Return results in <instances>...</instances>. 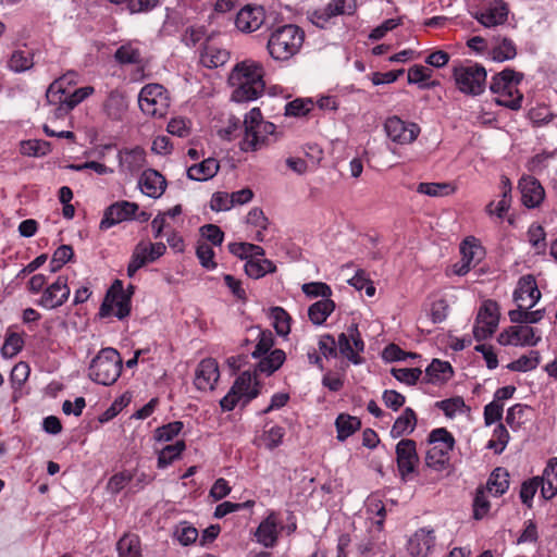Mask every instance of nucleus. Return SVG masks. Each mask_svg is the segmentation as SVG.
Returning <instances> with one entry per match:
<instances>
[{
  "instance_id": "23",
  "label": "nucleus",
  "mask_w": 557,
  "mask_h": 557,
  "mask_svg": "<svg viewBox=\"0 0 557 557\" xmlns=\"http://www.w3.org/2000/svg\"><path fill=\"white\" fill-rule=\"evenodd\" d=\"M117 159L121 173L134 174L146 165V152L138 146L121 149Z\"/></svg>"
},
{
  "instance_id": "20",
  "label": "nucleus",
  "mask_w": 557,
  "mask_h": 557,
  "mask_svg": "<svg viewBox=\"0 0 557 557\" xmlns=\"http://www.w3.org/2000/svg\"><path fill=\"white\" fill-rule=\"evenodd\" d=\"M513 299L522 307H534L537 304L541 299V292L533 275L527 274L519 278Z\"/></svg>"
},
{
  "instance_id": "32",
  "label": "nucleus",
  "mask_w": 557,
  "mask_h": 557,
  "mask_svg": "<svg viewBox=\"0 0 557 557\" xmlns=\"http://www.w3.org/2000/svg\"><path fill=\"white\" fill-rule=\"evenodd\" d=\"M228 59L230 52L227 50L213 45L207 46L200 54L201 64L209 69L222 66Z\"/></svg>"
},
{
  "instance_id": "17",
  "label": "nucleus",
  "mask_w": 557,
  "mask_h": 557,
  "mask_svg": "<svg viewBox=\"0 0 557 557\" xmlns=\"http://www.w3.org/2000/svg\"><path fill=\"white\" fill-rule=\"evenodd\" d=\"M70 293L71 289L67 285V277L60 275L44 290L38 305L46 309H54L62 306L67 300Z\"/></svg>"
},
{
  "instance_id": "49",
  "label": "nucleus",
  "mask_w": 557,
  "mask_h": 557,
  "mask_svg": "<svg viewBox=\"0 0 557 557\" xmlns=\"http://www.w3.org/2000/svg\"><path fill=\"white\" fill-rule=\"evenodd\" d=\"M230 251L240 259H252L255 256H263L264 251L260 246L249 243H232L228 245Z\"/></svg>"
},
{
  "instance_id": "45",
  "label": "nucleus",
  "mask_w": 557,
  "mask_h": 557,
  "mask_svg": "<svg viewBox=\"0 0 557 557\" xmlns=\"http://www.w3.org/2000/svg\"><path fill=\"white\" fill-rule=\"evenodd\" d=\"M335 425L338 440L344 441L360 428V421L356 417L341 413L336 418Z\"/></svg>"
},
{
  "instance_id": "2",
  "label": "nucleus",
  "mask_w": 557,
  "mask_h": 557,
  "mask_svg": "<svg viewBox=\"0 0 557 557\" xmlns=\"http://www.w3.org/2000/svg\"><path fill=\"white\" fill-rule=\"evenodd\" d=\"M244 134L239 141V148L244 152H256L276 143L282 133L277 126L263 119L259 108H252L244 116Z\"/></svg>"
},
{
  "instance_id": "58",
  "label": "nucleus",
  "mask_w": 557,
  "mask_h": 557,
  "mask_svg": "<svg viewBox=\"0 0 557 557\" xmlns=\"http://www.w3.org/2000/svg\"><path fill=\"white\" fill-rule=\"evenodd\" d=\"M304 294L310 298L322 297V299L331 298L332 289L323 282L305 283L301 286Z\"/></svg>"
},
{
  "instance_id": "26",
  "label": "nucleus",
  "mask_w": 557,
  "mask_h": 557,
  "mask_svg": "<svg viewBox=\"0 0 557 557\" xmlns=\"http://www.w3.org/2000/svg\"><path fill=\"white\" fill-rule=\"evenodd\" d=\"M233 388L240 396L244 404L256 398L260 393L257 373L243 372L235 381Z\"/></svg>"
},
{
  "instance_id": "55",
  "label": "nucleus",
  "mask_w": 557,
  "mask_h": 557,
  "mask_svg": "<svg viewBox=\"0 0 557 557\" xmlns=\"http://www.w3.org/2000/svg\"><path fill=\"white\" fill-rule=\"evenodd\" d=\"M541 482L540 476H533L521 484L520 499L528 508L532 507L533 497L541 487Z\"/></svg>"
},
{
  "instance_id": "57",
  "label": "nucleus",
  "mask_w": 557,
  "mask_h": 557,
  "mask_svg": "<svg viewBox=\"0 0 557 557\" xmlns=\"http://www.w3.org/2000/svg\"><path fill=\"white\" fill-rule=\"evenodd\" d=\"M168 132L177 137H187L191 132V121L183 116H174L166 127Z\"/></svg>"
},
{
  "instance_id": "34",
  "label": "nucleus",
  "mask_w": 557,
  "mask_h": 557,
  "mask_svg": "<svg viewBox=\"0 0 557 557\" xmlns=\"http://www.w3.org/2000/svg\"><path fill=\"white\" fill-rule=\"evenodd\" d=\"M335 310V302L331 298L321 299L308 309L309 320L315 325H322Z\"/></svg>"
},
{
  "instance_id": "10",
  "label": "nucleus",
  "mask_w": 557,
  "mask_h": 557,
  "mask_svg": "<svg viewBox=\"0 0 557 557\" xmlns=\"http://www.w3.org/2000/svg\"><path fill=\"white\" fill-rule=\"evenodd\" d=\"M461 258L458 262L451 265L450 272L453 274L463 276L472 268L476 267L485 256V250L479 239L473 236L467 237L460 244Z\"/></svg>"
},
{
  "instance_id": "7",
  "label": "nucleus",
  "mask_w": 557,
  "mask_h": 557,
  "mask_svg": "<svg viewBox=\"0 0 557 557\" xmlns=\"http://www.w3.org/2000/svg\"><path fill=\"white\" fill-rule=\"evenodd\" d=\"M458 89L468 95L481 94L486 84V71L479 64L461 65L454 71Z\"/></svg>"
},
{
  "instance_id": "22",
  "label": "nucleus",
  "mask_w": 557,
  "mask_h": 557,
  "mask_svg": "<svg viewBox=\"0 0 557 557\" xmlns=\"http://www.w3.org/2000/svg\"><path fill=\"white\" fill-rule=\"evenodd\" d=\"M508 7L503 1H494L473 14V17L485 27H494L506 22Z\"/></svg>"
},
{
  "instance_id": "59",
  "label": "nucleus",
  "mask_w": 557,
  "mask_h": 557,
  "mask_svg": "<svg viewBox=\"0 0 557 557\" xmlns=\"http://www.w3.org/2000/svg\"><path fill=\"white\" fill-rule=\"evenodd\" d=\"M393 376L407 385H414L420 379L422 371L419 368H393Z\"/></svg>"
},
{
  "instance_id": "3",
  "label": "nucleus",
  "mask_w": 557,
  "mask_h": 557,
  "mask_svg": "<svg viewBox=\"0 0 557 557\" xmlns=\"http://www.w3.org/2000/svg\"><path fill=\"white\" fill-rule=\"evenodd\" d=\"M305 40L304 30L294 24L275 28L269 36L267 50L275 61H288L301 49Z\"/></svg>"
},
{
  "instance_id": "62",
  "label": "nucleus",
  "mask_w": 557,
  "mask_h": 557,
  "mask_svg": "<svg viewBox=\"0 0 557 557\" xmlns=\"http://www.w3.org/2000/svg\"><path fill=\"white\" fill-rule=\"evenodd\" d=\"M247 223L257 227L255 238L258 240H263L262 231L267 227V218L264 216L262 210L258 208L251 209L247 214Z\"/></svg>"
},
{
  "instance_id": "11",
  "label": "nucleus",
  "mask_w": 557,
  "mask_h": 557,
  "mask_svg": "<svg viewBox=\"0 0 557 557\" xmlns=\"http://www.w3.org/2000/svg\"><path fill=\"white\" fill-rule=\"evenodd\" d=\"M499 322V308L493 300H486L480 307L473 325V335L476 341L492 336Z\"/></svg>"
},
{
  "instance_id": "37",
  "label": "nucleus",
  "mask_w": 557,
  "mask_h": 557,
  "mask_svg": "<svg viewBox=\"0 0 557 557\" xmlns=\"http://www.w3.org/2000/svg\"><path fill=\"white\" fill-rule=\"evenodd\" d=\"M274 271L275 265L273 262L263 258V256H255L245 263V272L252 278H260Z\"/></svg>"
},
{
  "instance_id": "27",
  "label": "nucleus",
  "mask_w": 557,
  "mask_h": 557,
  "mask_svg": "<svg viewBox=\"0 0 557 557\" xmlns=\"http://www.w3.org/2000/svg\"><path fill=\"white\" fill-rule=\"evenodd\" d=\"M220 170V163L214 158H207L187 168V177L197 182L213 178Z\"/></svg>"
},
{
  "instance_id": "21",
  "label": "nucleus",
  "mask_w": 557,
  "mask_h": 557,
  "mask_svg": "<svg viewBox=\"0 0 557 557\" xmlns=\"http://www.w3.org/2000/svg\"><path fill=\"white\" fill-rule=\"evenodd\" d=\"M436 536L433 529L420 528L409 539L408 550L413 557H428L435 546Z\"/></svg>"
},
{
  "instance_id": "42",
  "label": "nucleus",
  "mask_w": 557,
  "mask_h": 557,
  "mask_svg": "<svg viewBox=\"0 0 557 557\" xmlns=\"http://www.w3.org/2000/svg\"><path fill=\"white\" fill-rule=\"evenodd\" d=\"M429 442L434 444V449H438L440 453L450 451L455 448L453 434L444 428L433 430L429 435Z\"/></svg>"
},
{
  "instance_id": "40",
  "label": "nucleus",
  "mask_w": 557,
  "mask_h": 557,
  "mask_svg": "<svg viewBox=\"0 0 557 557\" xmlns=\"http://www.w3.org/2000/svg\"><path fill=\"white\" fill-rule=\"evenodd\" d=\"M417 425V416L411 408H406L404 412L396 419L393 428V436H401L411 433Z\"/></svg>"
},
{
  "instance_id": "47",
  "label": "nucleus",
  "mask_w": 557,
  "mask_h": 557,
  "mask_svg": "<svg viewBox=\"0 0 557 557\" xmlns=\"http://www.w3.org/2000/svg\"><path fill=\"white\" fill-rule=\"evenodd\" d=\"M284 430L280 426H271L257 437V445L260 449H273L282 441Z\"/></svg>"
},
{
  "instance_id": "46",
  "label": "nucleus",
  "mask_w": 557,
  "mask_h": 557,
  "mask_svg": "<svg viewBox=\"0 0 557 557\" xmlns=\"http://www.w3.org/2000/svg\"><path fill=\"white\" fill-rule=\"evenodd\" d=\"M419 194H423L430 197H444L453 195L456 191V187L451 183H420L417 187Z\"/></svg>"
},
{
  "instance_id": "4",
  "label": "nucleus",
  "mask_w": 557,
  "mask_h": 557,
  "mask_svg": "<svg viewBox=\"0 0 557 557\" xmlns=\"http://www.w3.org/2000/svg\"><path fill=\"white\" fill-rule=\"evenodd\" d=\"M522 78L523 75L521 73L510 69L496 74L490 85L495 102L511 110L520 109L523 95L519 90L518 85Z\"/></svg>"
},
{
  "instance_id": "63",
  "label": "nucleus",
  "mask_w": 557,
  "mask_h": 557,
  "mask_svg": "<svg viewBox=\"0 0 557 557\" xmlns=\"http://www.w3.org/2000/svg\"><path fill=\"white\" fill-rule=\"evenodd\" d=\"M73 257V249L71 246L63 245L59 247L52 256L50 268L52 272L60 270Z\"/></svg>"
},
{
  "instance_id": "54",
  "label": "nucleus",
  "mask_w": 557,
  "mask_h": 557,
  "mask_svg": "<svg viewBox=\"0 0 557 557\" xmlns=\"http://www.w3.org/2000/svg\"><path fill=\"white\" fill-rule=\"evenodd\" d=\"M183 430V423L180 421L171 422L156 430L154 438L161 444L173 441Z\"/></svg>"
},
{
  "instance_id": "61",
  "label": "nucleus",
  "mask_w": 557,
  "mask_h": 557,
  "mask_svg": "<svg viewBox=\"0 0 557 557\" xmlns=\"http://www.w3.org/2000/svg\"><path fill=\"white\" fill-rule=\"evenodd\" d=\"M274 338L273 334L270 331H259L258 332V343L256 345L255 350L252 351L253 358H260L265 354L271 351L273 347Z\"/></svg>"
},
{
  "instance_id": "12",
  "label": "nucleus",
  "mask_w": 557,
  "mask_h": 557,
  "mask_svg": "<svg viewBox=\"0 0 557 557\" xmlns=\"http://www.w3.org/2000/svg\"><path fill=\"white\" fill-rule=\"evenodd\" d=\"M384 131L393 143L404 146L416 141L421 128L417 123L407 122L394 115L386 119Z\"/></svg>"
},
{
  "instance_id": "28",
  "label": "nucleus",
  "mask_w": 557,
  "mask_h": 557,
  "mask_svg": "<svg viewBox=\"0 0 557 557\" xmlns=\"http://www.w3.org/2000/svg\"><path fill=\"white\" fill-rule=\"evenodd\" d=\"M114 59L117 63L123 65H140L144 61L140 42L136 40L124 42L116 49Z\"/></svg>"
},
{
  "instance_id": "25",
  "label": "nucleus",
  "mask_w": 557,
  "mask_h": 557,
  "mask_svg": "<svg viewBox=\"0 0 557 557\" xmlns=\"http://www.w3.org/2000/svg\"><path fill=\"white\" fill-rule=\"evenodd\" d=\"M139 187L143 194L151 198H159L163 195L166 182L156 170L144 171L139 180Z\"/></svg>"
},
{
  "instance_id": "31",
  "label": "nucleus",
  "mask_w": 557,
  "mask_h": 557,
  "mask_svg": "<svg viewBox=\"0 0 557 557\" xmlns=\"http://www.w3.org/2000/svg\"><path fill=\"white\" fill-rule=\"evenodd\" d=\"M259 359L260 360L255 372L271 375L282 367L286 359V355L282 349H274Z\"/></svg>"
},
{
  "instance_id": "13",
  "label": "nucleus",
  "mask_w": 557,
  "mask_h": 557,
  "mask_svg": "<svg viewBox=\"0 0 557 557\" xmlns=\"http://www.w3.org/2000/svg\"><path fill=\"white\" fill-rule=\"evenodd\" d=\"M337 347L339 352L354 364L363 362V358L360 355L364 350V343L357 324H351L347 327L346 332L338 335Z\"/></svg>"
},
{
  "instance_id": "60",
  "label": "nucleus",
  "mask_w": 557,
  "mask_h": 557,
  "mask_svg": "<svg viewBox=\"0 0 557 557\" xmlns=\"http://www.w3.org/2000/svg\"><path fill=\"white\" fill-rule=\"evenodd\" d=\"M176 223H174L172 220H170L165 214L162 212H159L154 219L151 221V228L153 232L154 238H160L165 232L170 233L171 231H175L174 226Z\"/></svg>"
},
{
  "instance_id": "36",
  "label": "nucleus",
  "mask_w": 557,
  "mask_h": 557,
  "mask_svg": "<svg viewBox=\"0 0 557 557\" xmlns=\"http://www.w3.org/2000/svg\"><path fill=\"white\" fill-rule=\"evenodd\" d=\"M509 487V474L504 468H496L490 475L484 487L494 496H502Z\"/></svg>"
},
{
  "instance_id": "35",
  "label": "nucleus",
  "mask_w": 557,
  "mask_h": 557,
  "mask_svg": "<svg viewBox=\"0 0 557 557\" xmlns=\"http://www.w3.org/2000/svg\"><path fill=\"white\" fill-rule=\"evenodd\" d=\"M119 557H141L140 539L137 534L126 533L116 543Z\"/></svg>"
},
{
  "instance_id": "51",
  "label": "nucleus",
  "mask_w": 557,
  "mask_h": 557,
  "mask_svg": "<svg viewBox=\"0 0 557 557\" xmlns=\"http://www.w3.org/2000/svg\"><path fill=\"white\" fill-rule=\"evenodd\" d=\"M453 370L448 362L434 359L426 368V374L431 381H446L451 376Z\"/></svg>"
},
{
  "instance_id": "9",
  "label": "nucleus",
  "mask_w": 557,
  "mask_h": 557,
  "mask_svg": "<svg viewBox=\"0 0 557 557\" xmlns=\"http://www.w3.org/2000/svg\"><path fill=\"white\" fill-rule=\"evenodd\" d=\"M542 341V332L531 325H511L504 329L498 337L503 346L534 347Z\"/></svg>"
},
{
  "instance_id": "33",
  "label": "nucleus",
  "mask_w": 557,
  "mask_h": 557,
  "mask_svg": "<svg viewBox=\"0 0 557 557\" xmlns=\"http://www.w3.org/2000/svg\"><path fill=\"white\" fill-rule=\"evenodd\" d=\"M66 82V78H57L50 84L46 92L49 104L54 106L55 108L67 106L69 98L71 97V89L63 88V85Z\"/></svg>"
},
{
  "instance_id": "19",
  "label": "nucleus",
  "mask_w": 557,
  "mask_h": 557,
  "mask_svg": "<svg viewBox=\"0 0 557 557\" xmlns=\"http://www.w3.org/2000/svg\"><path fill=\"white\" fill-rule=\"evenodd\" d=\"M265 14L262 7L245 5L236 14L235 25L242 33H253L264 23Z\"/></svg>"
},
{
  "instance_id": "43",
  "label": "nucleus",
  "mask_w": 557,
  "mask_h": 557,
  "mask_svg": "<svg viewBox=\"0 0 557 557\" xmlns=\"http://www.w3.org/2000/svg\"><path fill=\"white\" fill-rule=\"evenodd\" d=\"M269 317L278 335L286 336L289 334L292 318L287 311L281 307H273L270 309Z\"/></svg>"
},
{
  "instance_id": "5",
  "label": "nucleus",
  "mask_w": 557,
  "mask_h": 557,
  "mask_svg": "<svg viewBox=\"0 0 557 557\" xmlns=\"http://www.w3.org/2000/svg\"><path fill=\"white\" fill-rule=\"evenodd\" d=\"M122 358L114 348H102L91 360L88 376L98 384L111 385L121 375Z\"/></svg>"
},
{
  "instance_id": "30",
  "label": "nucleus",
  "mask_w": 557,
  "mask_h": 557,
  "mask_svg": "<svg viewBox=\"0 0 557 557\" xmlns=\"http://www.w3.org/2000/svg\"><path fill=\"white\" fill-rule=\"evenodd\" d=\"M490 55L492 60L497 62L512 60L517 55L516 45L507 37H496L490 50Z\"/></svg>"
},
{
  "instance_id": "56",
  "label": "nucleus",
  "mask_w": 557,
  "mask_h": 557,
  "mask_svg": "<svg viewBox=\"0 0 557 557\" xmlns=\"http://www.w3.org/2000/svg\"><path fill=\"white\" fill-rule=\"evenodd\" d=\"M436 406L443 410L446 417L454 418L458 413H463L467 409L461 397H454L436 403Z\"/></svg>"
},
{
  "instance_id": "39",
  "label": "nucleus",
  "mask_w": 557,
  "mask_h": 557,
  "mask_svg": "<svg viewBox=\"0 0 557 557\" xmlns=\"http://www.w3.org/2000/svg\"><path fill=\"white\" fill-rule=\"evenodd\" d=\"M95 91L94 87L85 86L81 88H76L71 90V97L69 98L67 106H63L62 108H54L53 115L54 117H63L71 110H73L77 104L92 95Z\"/></svg>"
},
{
  "instance_id": "48",
  "label": "nucleus",
  "mask_w": 557,
  "mask_h": 557,
  "mask_svg": "<svg viewBox=\"0 0 557 557\" xmlns=\"http://www.w3.org/2000/svg\"><path fill=\"white\" fill-rule=\"evenodd\" d=\"M541 361L539 351L531 350L528 355L519 357L517 360L510 362L507 368L511 371L527 372L535 369Z\"/></svg>"
},
{
  "instance_id": "41",
  "label": "nucleus",
  "mask_w": 557,
  "mask_h": 557,
  "mask_svg": "<svg viewBox=\"0 0 557 557\" xmlns=\"http://www.w3.org/2000/svg\"><path fill=\"white\" fill-rule=\"evenodd\" d=\"M7 65L12 72H26L34 66L33 53L25 50H14L11 53Z\"/></svg>"
},
{
  "instance_id": "1",
  "label": "nucleus",
  "mask_w": 557,
  "mask_h": 557,
  "mask_svg": "<svg viewBox=\"0 0 557 557\" xmlns=\"http://www.w3.org/2000/svg\"><path fill=\"white\" fill-rule=\"evenodd\" d=\"M265 69L262 62L245 59L231 70L227 84L231 99L235 102H248L258 99L265 89Z\"/></svg>"
},
{
  "instance_id": "50",
  "label": "nucleus",
  "mask_w": 557,
  "mask_h": 557,
  "mask_svg": "<svg viewBox=\"0 0 557 557\" xmlns=\"http://www.w3.org/2000/svg\"><path fill=\"white\" fill-rule=\"evenodd\" d=\"M486 490L482 486L475 491L473 499V518L475 520H482L491 509V503L486 495Z\"/></svg>"
},
{
  "instance_id": "6",
  "label": "nucleus",
  "mask_w": 557,
  "mask_h": 557,
  "mask_svg": "<svg viewBox=\"0 0 557 557\" xmlns=\"http://www.w3.org/2000/svg\"><path fill=\"white\" fill-rule=\"evenodd\" d=\"M138 104L144 114L163 117L169 112L171 97L162 85L147 84L139 91Z\"/></svg>"
},
{
  "instance_id": "16",
  "label": "nucleus",
  "mask_w": 557,
  "mask_h": 557,
  "mask_svg": "<svg viewBox=\"0 0 557 557\" xmlns=\"http://www.w3.org/2000/svg\"><path fill=\"white\" fill-rule=\"evenodd\" d=\"M356 10L355 0H331L324 8L311 14V22L318 27H325L329 21L337 15L352 14Z\"/></svg>"
},
{
  "instance_id": "38",
  "label": "nucleus",
  "mask_w": 557,
  "mask_h": 557,
  "mask_svg": "<svg viewBox=\"0 0 557 557\" xmlns=\"http://www.w3.org/2000/svg\"><path fill=\"white\" fill-rule=\"evenodd\" d=\"M256 536L265 547H272L277 540V524L272 516L264 519L258 527Z\"/></svg>"
},
{
  "instance_id": "24",
  "label": "nucleus",
  "mask_w": 557,
  "mask_h": 557,
  "mask_svg": "<svg viewBox=\"0 0 557 557\" xmlns=\"http://www.w3.org/2000/svg\"><path fill=\"white\" fill-rule=\"evenodd\" d=\"M519 188L522 203L528 208H535L544 200V188L540 182L532 176H523L519 181Z\"/></svg>"
},
{
  "instance_id": "29",
  "label": "nucleus",
  "mask_w": 557,
  "mask_h": 557,
  "mask_svg": "<svg viewBox=\"0 0 557 557\" xmlns=\"http://www.w3.org/2000/svg\"><path fill=\"white\" fill-rule=\"evenodd\" d=\"M540 481L542 497L546 500L554 498L557 495V457L548 461Z\"/></svg>"
},
{
  "instance_id": "14",
  "label": "nucleus",
  "mask_w": 557,
  "mask_h": 557,
  "mask_svg": "<svg viewBox=\"0 0 557 557\" xmlns=\"http://www.w3.org/2000/svg\"><path fill=\"white\" fill-rule=\"evenodd\" d=\"M166 251L165 244L140 242L134 248L131 261L127 267L128 276H133L146 263L153 262Z\"/></svg>"
},
{
  "instance_id": "53",
  "label": "nucleus",
  "mask_w": 557,
  "mask_h": 557,
  "mask_svg": "<svg viewBox=\"0 0 557 557\" xmlns=\"http://www.w3.org/2000/svg\"><path fill=\"white\" fill-rule=\"evenodd\" d=\"M314 107L310 98H298L288 102L285 107V114L288 116H305Z\"/></svg>"
},
{
  "instance_id": "8",
  "label": "nucleus",
  "mask_w": 557,
  "mask_h": 557,
  "mask_svg": "<svg viewBox=\"0 0 557 557\" xmlns=\"http://www.w3.org/2000/svg\"><path fill=\"white\" fill-rule=\"evenodd\" d=\"M129 312L131 293H126L123 289L122 282L115 281L108 290L99 313L102 318L116 317L124 319Z\"/></svg>"
},
{
  "instance_id": "52",
  "label": "nucleus",
  "mask_w": 557,
  "mask_h": 557,
  "mask_svg": "<svg viewBox=\"0 0 557 557\" xmlns=\"http://www.w3.org/2000/svg\"><path fill=\"white\" fill-rule=\"evenodd\" d=\"M23 346L24 339L21 334L9 333L1 348V355L3 358H13L22 350Z\"/></svg>"
},
{
  "instance_id": "44",
  "label": "nucleus",
  "mask_w": 557,
  "mask_h": 557,
  "mask_svg": "<svg viewBox=\"0 0 557 557\" xmlns=\"http://www.w3.org/2000/svg\"><path fill=\"white\" fill-rule=\"evenodd\" d=\"M51 151L50 143L40 139L24 140L20 145V152L27 157H45Z\"/></svg>"
},
{
  "instance_id": "15",
  "label": "nucleus",
  "mask_w": 557,
  "mask_h": 557,
  "mask_svg": "<svg viewBox=\"0 0 557 557\" xmlns=\"http://www.w3.org/2000/svg\"><path fill=\"white\" fill-rule=\"evenodd\" d=\"M220 377L219 364L213 358L201 360L195 369L194 385L198 391H213Z\"/></svg>"
},
{
  "instance_id": "18",
  "label": "nucleus",
  "mask_w": 557,
  "mask_h": 557,
  "mask_svg": "<svg viewBox=\"0 0 557 557\" xmlns=\"http://www.w3.org/2000/svg\"><path fill=\"white\" fill-rule=\"evenodd\" d=\"M138 209L139 208L137 203L126 200L117 201L111 205L104 211L103 218L100 222V228L108 230L113 225L133 219Z\"/></svg>"
},
{
  "instance_id": "64",
  "label": "nucleus",
  "mask_w": 557,
  "mask_h": 557,
  "mask_svg": "<svg viewBox=\"0 0 557 557\" xmlns=\"http://www.w3.org/2000/svg\"><path fill=\"white\" fill-rule=\"evenodd\" d=\"M196 255L200 263L207 269H214L216 263L214 262V252L212 246L206 242H200L197 245Z\"/></svg>"
}]
</instances>
